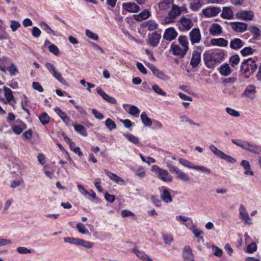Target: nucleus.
<instances>
[{
    "instance_id": "1",
    "label": "nucleus",
    "mask_w": 261,
    "mask_h": 261,
    "mask_svg": "<svg viewBox=\"0 0 261 261\" xmlns=\"http://www.w3.org/2000/svg\"><path fill=\"white\" fill-rule=\"evenodd\" d=\"M224 56L223 52L220 50L205 51L203 55V60L208 68L214 69L222 62Z\"/></svg>"
},
{
    "instance_id": "2",
    "label": "nucleus",
    "mask_w": 261,
    "mask_h": 261,
    "mask_svg": "<svg viewBox=\"0 0 261 261\" xmlns=\"http://www.w3.org/2000/svg\"><path fill=\"white\" fill-rule=\"evenodd\" d=\"M231 142L242 149L255 154H261V146L240 139H232Z\"/></svg>"
},
{
    "instance_id": "3",
    "label": "nucleus",
    "mask_w": 261,
    "mask_h": 261,
    "mask_svg": "<svg viewBox=\"0 0 261 261\" xmlns=\"http://www.w3.org/2000/svg\"><path fill=\"white\" fill-rule=\"evenodd\" d=\"M257 67L254 59L251 58L244 60L241 66V72L245 78H249Z\"/></svg>"
},
{
    "instance_id": "4",
    "label": "nucleus",
    "mask_w": 261,
    "mask_h": 261,
    "mask_svg": "<svg viewBox=\"0 0 261 261\" xmlns=\"http://www.w3.org/2000/svg\"><path fill=\"white\" fill-rule=\"evenodd\" d=\"M167 167L171 173L176 175L177 178L187 182L190 180V177L188 175L177 167L174 166L169 162L167 163Z\"/></svg>"
},
{
    "instance_id": "5",
    "label": "nucleus",
    "mask_w": 261,
    "mask_h": 261,
    "mask_svg": "<svg viewBox=\"0 0 261 261\" xmlns=\"http://www.w3.org/2000/svg\"><path fill=\"white\" fill-rule=\"evenodd\" d=\"M151 170L158 175V177L165 182H171L172 177L168 171L165 169L160 168L157 165L152 166Z\"/></svg>"
},
{
    "instance_id": "6",
    "label": "nucleus",
    "mask_w": 261,
    "mask_h": 261,
    "mask_svg": "<svg viewBox=\"0 0 261 261\" xmlns=\"http://www.w3.org/2000/svg\"><path fill=\"white\" fill-rule=\"evenodd\" d=\"M177 25L180 31H188L193 27L194 24L190 18L187 16H182L180 17Z\"/></svg>"
},
{
    "instance_id": "7",
    "label": "nucleus",
    "mask_w": 261,
    "mask_h": 261,
    "mask_svg": "<svg viewBox=\"0 0 261 261\" xmlns=\"http://www.w3.org/2000/svg\"><path fill=\"white\" fill-rule=\"evenodd\" d=\"M210 149L215 155L226 161L227 162L233 164L236 162V160L234 158L227 155L220 150L218 149L214 145H211L210 146Z\"/></svg>"
},
{
    "instance_id": "8",
    "label": "nucleus",
    "mask_w": 261,
    "mask_h": 261,
    "mask_svg": "<svg viewBox=\"0 0 261 261\" xmlns=\"http://www.w3.org/2000/svg\"><path fill=\"white\" fill-rule=\"evenodd\" d=\"M180 14L179 11L177 9V6L172 4L171 10L165 18V23L169 24L174 22L176 18Z\"/></svg>"
},
{
    "instance_id": "9",
    "label": "nucleus",
    "mask_w": 261,
    "mask_h": 261,
    "mask_svg": "<svg viewBox=\"0 0 261 261\" xmlns=\"http://www.w3.org/2000/svg\"><path fill=\"white\" fill-rule=\"evenodd\" d=\"M146 65L152 71L153 74L158 79L164 81L169 80V77L163 71L160 70L153 64L148 63Z\"/></svg>"
},
{
    "instance_id": "10",
    "label": "nucleus",
    "mask_w": 261,
    "mask_h": 261,
    "mask_svg": "<svg viewBox=\"0 0 261 261\" xmlns=\"http://www.w3.org/2000/svg\"><path fill=\"white\" fill-rule=\"evenodd\" d=\"M45 67L49 71V72L53 75V76L59 82L63 84L66 83L65 81L63 78L61 73L57 71L56 67L52 63H46L45 64Z\"/></svg>"
},
{
    "instance_id": "11",
    "label": "nucleus",
    "mask_w": 261,
    "mask_h": 261,
    "mask_svg": "<svg viewBox=\"0 0 261 261\" xmlns=\"http://www.w3.org/2000/svg\"><path fill=\"white\" fill-rule=\"evenodd\" d=\"M189 38L192 44L199 43L201 40V35L199 29H193L189 33Z\"/></svg>"
},
{
    "instance_id": "12",
    "label": "nucleus",
    "mask_w": 261,
    "mask_h": 261,
    "mask_svg": "<svg viewBox=\"0 0 261 261\" xmlns=\"http://www.w3.org/2000/svg\"><path fill=\"white\" fill-rule=\"evenodd\" d=\"M239 217L245 224H252V219L249 217L244 205L241 204L239 207Z\"/></svg>"
},
{
    "instance_id": "13",
    "label": "nucleus",
    "mask_w": 261,
    "mask_h": 261,
    "mask_svg": "<svg viewBox=\"0 0 261 261\" xmlns=\"http://www.w3.org/2000/svg\"><path fill=\"white\" fill-rule=\"evenodd\" d=\"M221 10L216 7H209L202 10V14L206 17H212L217 16Z\"/></svg>"
},
{
    "instance_id": "14",
    "label": "nucleus",
    "mask_w": 261,
    "mask_h": 261,
    "mask_svg": "<svg viewBox=\"0 0 261 261\" xmlns=\"http://www.w3.org/2000/svg\"><path fill=\"white\" fill-rule=\"evenodd\" d=\"M236 17L244 20H252L254 17V13L252 11L241 10L236 13Z\"/></svg>"
},
{
    "instance_id": "15",
    "label": "nucleus",
    "mask_w": 261,
    "mask_h": 261,
    "mask_svg": "<svg viewBox=\"0 0 261 261\" xmlns=\"http://www.w3.org/2000/svg\"><path fill=\"white\" fill-rule=\"evenodd\" d=\"M232 29L236 32H244L247 29L248 25L242 22H232L230 23Z\"/></svg>"
},
{
    "instance_id": "16",
    "label": "nucleus",
    "mask_w": 261,
    "mask_h": 261,
    "mask_svg": "<svg viewBox=\"0 0 261 261\" xmlns=\"http://www.w3.org/2000/svg\"><path fill=\"white\" fill-rule=\"evenodd\" d=\"M184 261H194V256L189 246H186L182 250Z\"/></svg>"
},
{
    "instance_id": "17",
    "label": "nucleus",
    "mask_w": 261,
    "mask_h": 261,
    "mask_svg": "<svg viewBox=\"0 0 261 261\" xmlns=\"http://www.w3.org/2000/svg\"><path fill=\"white\" fill-rule=\"evenodd\" d=\"M178 34L173 28L166 29L163 35V38L168 41H172L175 39Z\"/></svg>"
},
{
    "instance_id": "18",
    "label": "nucleus",
    "mask_w": 261,
    "mask_h": 261,
    "mask_svg": "<svg viewBox=\"0 0 261 261\" xmlns=\"http://www.w3.org/2000/svg\"><path fill=\"white\" fill-rule=\"evenodd\" d=\"M171 49L174 55L178 56L181 58L185 57L188 51L184 48L181 49L179 45L174 43L171 44Z\"/></svg>"
},
{
    "instance_id": "19",
    "label": "nucleus",
    "mask_w": 261,
    "mask_h": 261,
    "mask_svg": "<svg viewBox=\"0 0 261 261\" xmlns=\"http://www.w3.org/2000/svg\"><path fill=\"white\" fill-rule=\"evenodd\" d=\"M104 172L111 179L116 183L120 185H124L125 184L124 180L117 176L116 174L109 171L107 169H104Z\"/></svg>"
},
{
    "instance_id": "20",
    "label": "nucleus",
    "mask_w": 261,
    "mask_h": 261,
    "mask_svg": "<svg viewBox=\"0 0 261 261\" xmlns=\"http://www.w3.org/2000/svg\"><path fill=\"white\" fill-rule=\"evenodd\" d=\"M201 61V54L197 51H194L190 61V65L193 68H196L198 66Z\"/></svg>"
},
{
    "instance_id": "21",
    "label": "nucleus",
    "mask_w": 261,
    "mask_h": 261,
    "mask_svg": "<svg viewBox=\"0 0 261 261\" xmlns=\"http://www.w3.org/2000/svg\"><path fill=\"white\" fill-rule=\"evenodd\" d=\"M132 251L142 261H153L152 259L149 258L147 254L142 250H140L137 248H135L132 250Z\"/></svg>"
},
{
    "instance_id": "22",
    "label": "nucleus",
    "mask_w": 261,
    "mask_h": 261,
    "mask_svg": "<svg viewBox=\"0 0 261 261\" xmlns=\"http://www.w3.org/2000/svg\"><path fill=\"white\" fill-rule=\"evenodd\" d=\"M96 91L97 93L100 95L105 100L112 104L116 103V100L114 97L109 95L106 93H105L102 90L101 88L97 87L96 88Z\"/></svg>"
},
{
    "instance_id": "23",
    "label": "nucleus",
    "mask_w": 261,
    "mask_h": 261,
    "mask_svg": "<svg viewBox=\"0 0 261 261\" xmlns=\"http://www.w3.org/2000/svg\"><path fill=\"white\" fill-rule=\"evenodd\" d=\"M122 7L124 10L129 12L137 13L140 11L139 7L135 3H124L122 5Z\"/></svg>"
},
{
    "instance_id": "24",
    "label": "nucleus",
    "mask_w": 261,
    "mask_h": 261,
    "mask_svg": "<svg viewBox=\"0 0 261 261\" xmlns=\"http://www.w3.org/2000/svg\"><path fill=\"white\" fill-rule=\"evenodd\" d=\"M161 36L157 32H154L148 38V42L153 47H155L159 43Z\"/></svg>"
},
{
    "instance_id": "25",
    "label": "nucleus",
    "mask_w": 261,
    "mask_h": 261,
    "mask_svg": "<svg viewBox=\"0 0 261 261\" xmlns=\"http://www.w3.org/2000/svg\"><path fill=\"white\" fill-rule=\"evenodd\" d=\"M256 93V87L254 85H248L242 94V96L248 98H251Z\"/></svg>"
},
{
    "instance_id": "26",
    "label": "nucleus",
    "mask_w": 261,
    "mask_h": 261,
    "mask_svg": "<svg viewBox=\"0 0 261 261\" xmlns=\"http://www.w3.org/2000/svg\"><path fill=\"white\" fill-rule=\"evenodd\" d=\"M151 13L147 9H144L139 14L134 15V18L138 21H142L150 17Z\"/></svg>"
},
{
    "instance_id": "27",
    "label": "nucleus",
    "mask_w": 261,
    "mask_h": 261,
    "mask_svg": "<svg viewBox=\"0 0 261 261\" xmlns=\"http://www.w3.org/2000/svg\"><path fill=\"white\" fill-rule=\"evenodd\" d=\"M142 26L143 28H147L149 31H152L158 28V24L153 20H148L143 22Z\"/></svg>"
},
{
    "instance_id": "28",
    "label": "nucleus",
    "mask_w": 261,
    "mask_h": 261,
    "mask_svg": "<svg viewBox=\"0 0 261 261\" xmlns=\"http://www.w3.org/2000/svg\"><path fill=\"white\" fill-rule=\"evenodd\" d=\"M210 33L213 36H218L222 33V28L218 23H213L209 30Z\"/></svg>"
},
{
    "instance_id": "29",
    "label": "nucleus",
    "mask_w": 261,
    "mask_h": 261,
    "mask_svg": "<svg viewBox=\"0 0 261 261\" xmlns=\"http://www.w3.org/2000/svg\"><path fill=\"white\" fill-rule=\"evenodd\" d=\"M244 45V42L240 38H234L231 40L230 43V47L235 50L241 48Z\"/></svg>"
},
{
    "instance_id": "30",
    "label": "nucleus",
    "mask_w": 261,
    "mask_h": 261,
    "mask_svg": "<svg viewBox=\"0 0 261 261\" xmlns=\"http://www.w3.org/2000/svg\"><path fill=\"white\" fill-rule=\"evenodd\" d=\"M12 128L15 134L19 135L27 128V125L24 122L20 121L18 124L13 125Z\"/></svg>"
},
{
    "instance_id": "31",
    "label": "nucleus",
    "mask_w": 261,
    "mask_h": 261,
    "mask_svg": "<svg viewBox=\"0 0 261 261\" xmlns=\"http://www.w3.org/2000/svg\"><path fill=\"white\" fill-rule=\"evenodd\" d=\"M221 16L224 19H231L233 18V11L230 7H223Z\"/></svg>"
},
{
    "instance_id": "32",
    "label": "nucleus",
    "mask_w": 261,
    "mask_h": 261,
    "mask_svg": "<svg viewBox=\"0 0 261 261\" xmlns=\"http://www.w3.org/2000/svg\"><path fill=\"white\" fill-rule=\"evenodd\" d=\"M211 43L213 45L225 47L228 45V41L222 38L211 39Z\"/></svg>"
},
{
    "instance_id": "33",
    "label": "nucleus",
    "mask_w": 261,
    "mask_h": 261,
    "mask_svg": "<svg viewBox=\"0 0 261 261\" xmlns=\"http://www.w3.org/2000/svg\"><path fill=\"white\" fill-rule=\"evenodd\" d=\"M55 112L60 116L62 120L67 124L70 122V118L67 114L63 112L59 108L56 107L54 108Z\"/></svg>"
},
{
    "instance_id": "34",
    "label": "nucleus",
    "mask_w": 261,
    "mask_h": 261,
    "mask_svg": "<svg viewBox=\"0 0 261 261\" xmlns=\"http://www.w3.org/2000/svg\"><path fill=\"white\" fill-rule=\"evenodd\" d=\"M164 190L161 195L162 200L166 203H169L172 201V197L167 189L165 187H162Z\"/></svg>"
},
{
    "instance_id": "35",
    "label": "nucleus",
    "mask_w": 261,
    "mask_h": 261,
    "mask_svg": "<svg viewBox=\"0 0 261 261\" xmlns=\"http://www.w3.org/2000/svg\"><path fill=\"white\" fill-rule=\"evenodd\" d=\"M22 97L23 98L21 102V108L28 114V115L30 116L31 113L30 110L28 109L29 99L28 97L24 94L22 95Z\"/></svg>"
},
{
    "instance_id": "36",
    "label": "nucleus",
    "mask_w": 261,
    "mask_h": 261,
    "mask_svg": "<svg viewBox=\"0 0 261 261\" xmlns=\"http://www.w3.org/2000/svg\"><path fill=\"white\" fill-rule=\"evenodd\" d=\"M241 165L243 167L245 170L244 174L247 175L249 174L251 175H253L254 174L253 172L250 170V165L248 161L246 160H243L241 163Z\"/></svg>"
},
{
    "instance_id": "37",
    "label": "nucleus",
    "mask_w": 261,
    "mask_h": 261,
    "mask_svg": "<svg viewBox=\"0 0 261 261\" xmlns=\"http://www.w3.org/2000/svg\"><path fill=\"white\" fill-rule=\"evenodd\" d=\"M220 73L224 76H228L230 74L231 71L228 64L222 65L220 68Z\"/></svg>"
},
{
    "instance_id": "38",
    "label": "nucleus",
    "mask_w": 261,
    "mask_h": 261,
    "mask_svg": "<svg viewBox=\"0 0 261 261\" xmlns=\"http://www.w3.org/2000/svg\"><path fill=\"white\" fill-rule=\"evenodd\" d=\"M141 119L145 126H150L152 125V121L144 112H142L141 115Z\"/></svg>"
},
{
    "instance_id": "39",
    "label": "nucleus",
    "mask_w": 261,
    "mask_h": 261,
    "mask_svg": "<svg viewBox=\"0 0 261 261\" xmlns=\"http://www.w3.org/2000/svg\"><path fill=\"white\" fill-rule=\"evenodd\" d=\"M178 41L184 48L188 50L189 42L187 37H186V36H180L178 38Z\"/></svg>"
},
{
    "instance_id": "40",
    "label": "nucleus",
    "mask_w": 261,
    "mask_h": 261,
    "mask_svg": "<svg viewBox=\"0 0 261 261\" xmlns=\"http://www.w3.org/2000/svg\"><path fill=\"white\" fill-rule=\"evenodd\" d=\"M77 246H81L86 248H92L94 244L90 241H86L82 239H78L77 245Z\"/></svg>"
},
{
    "instance_id": "41",
    "label": "nucleus",
    "mask_w": 261,
    "mask_h": 261,
    "mask_svg": "<svg viewBox=\"0 0 261 261\" xmlns=\"http://www.w3.org/2000/svg\"><path fill=\"white\" fill-rule=\"evenodd\" d=\"M249 30L253 35V38L254 39H258L260 36V30L256 27L255 26H251Z\"/></svg>"
},
{
    "instance_id": "42",
    "label": "nucleus",
    "mask_w": 261,
    "mask_h": 261,
    "mask_svg": "<svg viewBox=\"0 0 261 261\" xmlns=\"http://www.w3.org/2000/svg\"><path fill=\"white\" fill-rule=\"evenodd\" d=\"M40 26L41 28L45 31L47 34H51L53 36H56L55 32L53 31L49 26L45 22L41 21L40 23Z\"/></svg>"
},
{
    "instance_id": "43",
    "label": "nucleus",
    "mask_w": 261,
    "mask_h": 261,
    "mask_svg": "<svg viewBox=\"0 0 261 261\" xmlns=\"http://www.w3.org/2000/svg\"><path fill=\"white\" fill-rule=\"evenodd\" d=\"M4 90L5 92V96L8 102H9L14 99V96L12 94V91L10 89L6 87V86L4 87Z\"/></svg>"
},
{
    "instance_id": "44",
    "label": "nucleus",
    "mask_w": 261,
    "mask_h": 261,
    "mask_svg": "<svg viewBox=\"0 0 261 261\" xmlns=\"http://www.w3.org/2000/svg\"><path fill=\"white\" fill-rule=\"evenodd\" d=\"M170 7V0H161L159 3V8L161 10H166Z\"/></svg>"
},
{
    "instance_id": "45",
    "label": "nucleus",
    "mask_w": 261,
    "mask_h": 261,
    "mask_svg": "<svg viewBox=\"0 0 261 261\" xmlns=\"http://www.w3.org/2000/svg\"><path fill=\"white\" fill-rule=\"evenodd\" d=\"M179 162L181 165L188 168L194 169L195 166L193 163L182 158L179 159Z\"/></svg>"
},
{
    "instance_id": "46",
    "label": "nucleus",
    "mask_w": 261,
    "mask_h": 261,
    "mask_svg": "<svg viewBox=\"0 0 261 261\" xmlns=\"http://www.w3.org/2000/svg\"><path fill=\"white\" fill-rule=\"evenodd\" d=\"M140 112V110L135 106L131 105L129 107L128 113L130 115L134 116L135 117H138Z\"/></svg>"
},
{
    "instance_id": "47",
    "label": "nucleus",
    "mask_w": 261,
    "mask_h": 261,
    "mask_svg": "<svg viewBox=\"0 0 261 261\" xmlns=\"http://www.w3.org/2000/svg\"><path fill=\"white\" fill-rule=\"evenodd\" d=\"M39 120L43 125H46L49 122L50 118L48 115L44 112L39 116Z\"/></svg>"
},
{
    "instance_id": "48",
    "label": "nucleus",
    "mask_w": 261,
    "mask_h": 261,
    "mask_svg": "<svg viewBox=\"0 0 261 261\" xmlns=\"http://www.w3.org/2000/svg\"><path fill=\"white\" fill-rule=\"evenodd\" d=\"M105 125L107 128L110 130L115 129L117 127L115 122L110 118H108L105 121Z\"/></svg>"
},
{
    "instance_id": "49",
    "label": "nucleus",
    "mask_w": 261,
    "mask_h": 261,
    "mask_svg": "<svg viewBox=\"0 0 261 261\" xmlns=\"http://www.w3.org/2000/svg\"><path fill=\"white\" fill-rule=\"evenodd\" d=\"M229 62L231 67L235 68L240 62V58L238 55L231 56L229 59Z\"/></svg>"
},
{
    "instance_id": "50",
    "label": "nucleus",
    "mask_w": 261,
    "mask_h": 261,
    "mask_svg": "<svg viewBox=\"0 0 261 261\" xmlns=\"http://www.w3.org/2000/svg\"><path fill=\"white\" fill-rule=\"evenodd\" d=\"M124 136L127 138V139L130 142L138 144L139 142V140L138 137L130 134H124Z\"/></svg>"
},
{
    "instance_id": "51",
    "label": "nucleus",
    "mask_w": 261,
    "mask_h": 261,
    "mask_svg": "<svg viewBox=\"0 0 261 261\" xmlns=\"http://www.w3.org/2000/svg\"><path fill=\"white\" fill-rule=\"evenodd\" d=\"M202 7V3L198 0L191 3L190 8L193 11H197Z\"/></svg>"
},
{
    "instance_id": "52",
    "label": "nucleus",
    "mask_w": 261,
    "mask_h": 261,
    "mask_svg": "<svg viewBox=\"0 0 261 261\" xmlns=\"http://www.w3.org/2000/svg\"><path fill=\"white\" fill-rule=\"evenodd\" d=\"M255 51V49H253L251 47H246L241 50V53L243 56H246L252 55Z\"/></svg>"
},
{
    "instance_id": "53",
    "label": "nucleus",
    "mask_w": 261,
    "mask_h": 261,
    "mask_svg": "<svg viewBox=\"0 0 261 261\" xmlns=\"http://www.w3.org/2000/svg\"><path fill=\"white\" fill-rule=\"evenodd\" d=\"M151 89L157 94L163 96H166L167 94L165 92L162 90V89L158 85H153L151 87Z\"/></svg>"
},
{
    "instance_id": "54",
    "label": "nucleus",
    "mask_w": 261,
    "mask_h": 261,
    "mask_svg": "<svg viewBox=\"0 0 261 261\" xmlns=\"http://www.w3.org/2000/svg\"><path fill=\"white\" fill-rule=\"evenodd\" d=\"M75 130L80 133L82 135L84 136H87V134L85 131V127L81 124H75L73 125Z\"/></svg>"
},
{
    "instance_id": "55",
    "label": "nucleus",
    "mask_w": 261,
    "mask_h": 261,
    "mask_svg": "<svg viewBox=\"0 0 261 261\" xmlns=\"http://www.w3.org/2000/svg\"><path fill=\"white\" fill-rule=\"evenodd\" d=\"M76 228L79 232L83 234H86L89 233V231L86 229L85 225L81 223L76 224Z\"/></svg>"
},
{
    "instance_id": "56",
    "label": "nucleus",
    "mask_w": 261,
    "mask_h": 261,
    "mask_svg": "<svg viewBox=\"0 0 261 261\" xmlns=\"http://www.w3.org/2000/svg\"><path fill=\"white\" fill-rule=\"evenodd\" d=\"M194 169L206 173L207 174H210L212 173L211 170L209 168L202 166L195 165Z\"/></svg>"
},
{
    "instance_id": "57",
    "label": "nucleus",
    "mask_w": 261,
    "mask_h": 261,
    "mask_svg": "<svg viewBox=\"0 0 261 261\" xmlns=\"http://www.w3.org/2000/svg\"><path fill=\"white\" fill-rule=\"evenodd\" d=\"M212 251L215 255L218 257H221L223 255V250L216 246H212Z\"/></svg>"
},
{
    "instance_id": "58",
    "label": "nucleus",
    "mask_w": 261,
    "mask_h": 261,
    "mask_svg": "<svg viewBox=\"0 0 261 261\" xmlns=\"http://www.w3.org/2000/svg\"><path fill=\"white\" fill-rule=\"evenodd\" d=\"M8 70L12 76L16 75L18 73V70L16 66L13 63L11 64L10 66L8 68Z\"/></svg>"
},
{
    "instance_id": "59",
    "label": "nucleus",
    "mask_w": 261,
    "mask_h": 261,
    "mask_svg": "<svg viewBox=\"0 0 261 261\" xmlns=\"http://www.w3.org/2000/svg\"><path fill=\"white\" fill-rule=\"evenodd\" d=\"M257 246L255 243H251L248 245L246 252L249 253H252L256 251Z\"/></svg>"
},
{
    "instance_id": "60",
    "label": "nucleus",
    "mask_w": 261,
    "mask_h": 261,
    "mask_svg": "<svg viewBox=\"0 0 261 261\" xmlns=\"http://www.w3.org/2000/svg\"><path fill=\"white\" fill-rule=\"evenodd\" d=\"M86 35L89 38L93 40H97L98 39V35L90 31L89 30H86Z\"/></svg>"
},
{
    "instance_id": "61",
    "label": "nucleus",
    "mask_w": 261,
    "mask_h": 261,
    "mask_svg": "<svg viewBox=\"0 0 261 261\" xmlns=\"http://www.w3.org/2000/svg\"><path fill=\"white\" fill-rule=\"evenodd\" d=\"M226 111L229 115L234 116V117H239L240 116V113L235 110L234 109H231L230 108L227 107L226 108Z\"/></svg>"
},
{
    "instance_id": "62",
    "label": "nucleus",
    "mask_w": 261,
    "mask_h": 261,
    "mask_svg": "<svg viewBox=\"0 0 261 261\" xmlns=\"http://www.w3.org/2000/svg\"><path fill=\"white\" fill-rule=\"evenodd\" d=\"M162 238L166 244H170L173 241V238L171 235L162 234Z\"/></svg>"
},
{
    "instance_id": "63",
    "label": "nucleus",
    "mask_w": 261,
    "mask_h": 261,
    "mask_svg": "<svg viewBox=\"0 0 261 261\" xmlns=\"http://www.w3.org/2000/svg\"><path fill=\"white\" fill-rule=\"evenodd\" d=\"M11 23L10 28L13 32H15L20 27V23L17 21L12 20Z\"/></svg>"
},
{
    "instance_id": "64",
    "label": "nucleus",
    "mask_w": 261,
    "mask_h": 261,
    "mask_svg": "<svg viewBox=\"0 0 261 261\" xmlns=\"http://www.w3.org/2000/svg\"><path fill=\"white\" fill-rule=\"evenodd\" d=\"M92 113L97 119L102 120L104 118L103 115L95 109L92 110Z\"/></svg>"
}]
</instances>
